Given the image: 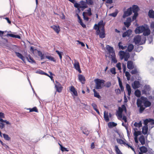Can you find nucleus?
I'll list each match as a JSON object with an SVG mask.
<instances>
[{
  "label": "nucleus",
  "instance_id": "obj_1",
  "mask_svg": "<svg viewBox=\"0 0 154 154\" xmlns=\"http://www.w3.org/2000/svg\"><path fill=\"white\" fill-rule=\"evenodd\" d=\"M104 25L103 24V21L100 20L98 25L95 24L94 28L97 30L96 33L97 35H98L100 38H103L105 37Z\"/></svg>",
  "mask_w": 154,
  "mask_h": 154
},
{
  "label": "nucleus",
  "instance_id": "obj_2",
  "mask_svg": "<svg viewBox=\"0 0 154 154\" xmlns=\"http://www.w3.org/2000/svg\"><path fill=\"white\" fill-rule=\"evenodd\" d=\"M106 49L108 51L109 54L112 59V61L114 63H116L117 61L116 58L115 54L113 47L109 45H107L106 46Z\"/></svg>",
  "mask_w": 154,
  "mask_h": 154
},
{
  "label": "nucleus",
  "instance_id": "obj_3",
  "mask_svg": "<svg viewBox=\"0 0 154 154\" xmlns=\"http://www.w3.org/2000/svg\"><path fill=\"white\" fill-rule=\"evenodd\" d=\"M146 41V37H143L141 39V36L139 35H137L134 37V41L136 44L143 45L144 44Z\"/></svg>",
  "mask_w": 154,
  "mask_h": 154
},
{
  "label": "nucleus",
  "instance_id": "obj_4",
  "mask_svg": "<svg viewBox=\"0 0 154 154\" xmlns=\"http://www.w3.org/2000/svg\"><path fill=\"white\" fill-rule=\"evenodd\" d=\"M95 83V88L96 89H100L102 88L103 85L104 84L105 81L102 79H96L94 80Z\"/></svg>",
  "mask_w": 154,
  "mask_h": 154
},
{
  "label": "nucleus",
  "instance_id": "obj_5",
  "mask_svg": "<svg viewBox=\"0 0 154 154\" xmlns=\"http://www.w3.org/2000/svg\"><path fill=\"white\" fill-rule=\"evenodd\" d=\"M137 99H140L141 102V103L144 105V106L146 108L149 107L151 105V103L148 100L147 98L142 96L140 98Z\"/></svg>",
  "mask_w": 154,
  "mask_h": 154
},
{
  "label": "nucleus",
  "instance_id": "obj_6",
  "mask_svg": "<svg viewBox=\"0 0 154 154\" xmlns=\"http://www.w3.org/2000/svg\"><path fill=\"white\" fill-rule=\"evenodd\" d=\"M56 84H55V88L56 89V91L59 93L61 92L63 87L60 83L57 81H55Z\"/></svg>",
  "mask_w": 154,
  "mask_h": 154
},
{
  "label": "nucleus",
  "instance_id": "obj_7",
  "mask_svg": "<svg viewBox=\"0 0 154 154\" xmlns=\"http://www.w3.org/2000/svg\"><path fill=\"white\" fill-rule=\"evenodd\" d=\"M5 116V115L4 113L0 112V122H1V123L2 125H4L5 123L6 125H11V123L8 121L7 120H4L2 119L1 118H4Z\"/></svg>",
  "mask_w": 154,
  "mask_h": 154
},
{
  "label": "nucleus",
  "instance_id": "obj_8",
  "mask_svg": "<svg viewBox=\"0 0 154 154\" xmlns=\"http://www.w3.org/2000/svg\"><path fill=\"white\" fill-rule=\"evenodd\" d=\"M132 13L131 7L128 8L126 11H125L122 17L123 18L130 16Z\"/></svg>",
  "mask_w": 154,
  "mask_h": 154
},
{
  "label": "nucleus",
  "instance_id": "obj_9",
  "mask_svg": "<svg viewBox=\"0 0 154 154\" xmlns=\"http://www.w3.org/2000/svg\"><path fill=\"white\" fill-rule=\"evenodd\" d=\"M137 104L138 107H140L139 112L140 113H142L145 109V107H143L141 102L140 99H137Z\"/></svg>",
  "mask_w": 154,
  "mask_h": 154
},
{
  "label": "nucleus",
  "instance_id": "obj_10",
  "mask_svg": "<svg viewBox=\"0 0 154 154\" xmlns=\"http://www.w3.org/2000/svg\"><path fill=\"white\" fill-rule=\"evenodd\" d=\"M145 27L143 26L137 27L135 30L136 34H139L143 32L145 30Z\"/></svg>",
  "mask_w": 154,
  "mask_h": 154
},
{
  "label": "nucleus",
  "instance_id": "obj_11",
  "mask_svg": "<svg viewBox=\"0 0 154 154\" xmlns=\"http://www.w3.org/2000/svg\"><path fill=\"white\" fill-rule=\"evenodd\" d=\"M75 62L74 64V67L77 70L79 73H81L82 72L80 69V66L79 63L78 61L75 60Z\"/></svg>",
  "mask_w": 154,
  "mask_h": 154
},
{
  "label": "nucleus",
  "instance_id": "obj_12",
  "mask_svg": "<svg viewBox=\"0 0 154 154\" xmlns=\"http://www.w3.org/2000/svg\"><path fill=\"white\" fill-rule=\"evenodd\" d=\"M149 123H150L151 125H154V120L152 119L149 118L144 120V125H147Z\"/></svg>",
  "mask_w": 154,
  "mask_h": 154
},
{
  "label": "nucleus",
  "instance_id": "obj_13",
  "mask_svg": "<svg viewBox=\"0 0 154 154\" xmlns=\"http://www.w3.org/2000/svg\"><path fill=\"white\" fill-rule=\"evenodd\" d=\"M51 28L52 29L58 34L60 31V26H59L54 25L51 26Z\"/></svg>",
  "mask_w": 154,
  "mask_h": 154
},
{
  "label": "nucleus",
  "instance_id": "obj_14",
  "mask_svg": "<svg viewBox=\"0 0 154 154\" xmlns=\"http://www.w3.org/2000/svg\"><path fill=\"white\" fill-rule=\"evenodd\" d=\"M78 79L79 81L82 83L84 84L85 82V77L82 75L79 74L78 75Z\"/></svg>",
  "mask_w": 154,
  "mask_h": 154
},
{
  "label": "nucleus",
  "instance_id": "obj_15",
  "mask_svg": "<svg viewBox=\"0 0 154 154\" xmlns=\"http://www.w3.org/2000/svg\"><path fill=\"white\" fill-rule=\"evenodd\" d=\"M127 67L130 69H132L134 68V66L133 64V62L132 61L129 60L128 61Z\"/></svg>",
  "mask_w": 154,
  "mask_h": 154
},
{
  "label": "nucleus",
  "instance_id": "obj_16",
  "mask_svg": "<svg viewBox=\"0 0 154 154\" xmlns=\"http://www.w3.org/2000/svg\"><path fill=\"white\" fill-rule=\"evenodd\" d=\"M132 10L134 13H138L139 8L138 6L136 5H134L132 6Z\"/></svg>",
  "mask_w": 154,
  "mask_h": 154
},
{
  "label": "nucleus",
  "instance_id": "obj_17",
  "mask_svg": "<svg viewBox=\"0 0 154 154\" xmlns=\"http://www.w3.org/2000/svg\"><path fill=\"white\" fill-rule=\"evenodd\" d=\"M132 32V30L131 29L128 30L126 32L123 33L122 37H125L127 36H129L131 34Z\"/></svg>",
  "mask_w": 154,
  "mask_h": 154
},
{
  "label": "nucleus",
  "instance_id": "obj_18",
  "mask_svg": "<svg viewBox=\"0 0 154 154\" xmlns=\"http://www.w3.org/2000/svg\"><path fill=\"white\" fill-rule=\"evenodd\" d=\"M140 83L138 81H135L134 82V84L132 85L133 88L134 89H136L140 87Z\"/></svg>",
  "mask_w": 154,
  "mask_h": 154
},
{
  "label": "nucleus",
  "instance_id": "obj_19",
  "mask_svg": "<svg viewBox=\"0 0 154 154\" xmlns=\"http://www.w3.org/2000/svg\"><path fill=\"white\" fill-rule=\"evenodd\" d=\"M117 79H118L119 83V87L121 88V91L122 92L124 91V88L123 87L122 85V81H121V79L119 77H117Z\"/></svg>",
  "mask_w": 154,
  "mask_h": 154
},
{
  "label": "nucleus",
  "instance_id": "obj_20",
  "mask_svg": "<svg viewBox=\"0 0 154 154\" xmlns=\"http://www.w3.org/2000/svg\"><path fill=\"white\" fill-rule=\"evenodd\" d=\"M15 53L16 56L19 58L20 59L23 61L24 62L25 60V57L23 56V55L19 53V52H15Z\"/></svg>",
  "mask_w": 154,
  "mask_h": 154
},
{
  "label": "nucleus",
  "instance_id": "obj_21",
  "mask_svg": "<svg viewBox=\"0 0 154 154\" xmlns=\"http://www.w3.org/2000/svg\"><path fill=\"white\" fill-rule=\"evenodd\" d=\"M139 141L141 143V144L143 145L145 143V139L143 135H141L139 138Z\"/></svg>",
  "mask_w": 154,
  "mask_h": 154
},
{
  "label": "nucleus",
  "instance_id": "obj_22",
  "mask_svg": "<svg viewBox=\"0 0 154 154\" xmlns=\"http://www.w3.org/2000/svg\"><path fill=\"white\" fill-rule=\"evenodd\" d=\"M81 5H82L81 6V8H83V9H82V11H83L84 9L88 7L87 5L85 2L82 1L80 2Z\"/></svg>",
  "mask_w": 154,
  "mask_h": 154
},
{
  "label": "nucleus",
  "instance_id": "obj_23",
  "mask_svg": "<svg viewBox=\"0 0 154 154\" xmlns=\"http://www.w3.org/2000/svg\"><path fill=\"white\" fill-rule=\"evenodd\" d=\"M140 152L143 153H146L147 151L148 150L147 148L145 146H142L140 148Z\"/></svg>",
  "mask_w": 154,
  "mask_h": 154
},
{
  "label": "nucleus",
  "instance_id": "obj_24",
  "mask_svg": "<svg viewBox=\"0 0 154 154\" xmlns=\"http://www.w3.org/2000/svg\"><path fill=\"white\" fill-rule=\"evenodd\" d=\"M148 126H144L142 128V133L144 134H147L148 131Z\"/></svg>",
  "mask_w": 154,
  "mask_h": 154
},
{
  "label": "nucleus",
  "instance_id": "obj_25",
  "mask_svg": "<svg viewBox=\"0 0 154 154\" xmlns=\"http://www.w3.org/2000/svg\"><path fill=\"white\" fill-rule=\"evenodd\" d=\"M123 111L122 109L121 108V107H119V110L117 112V113L118 116L120 118L122 117V113Z\"/></svg>",
  "mask_w": 154,
  "mask_h": 154
},
{
  "label": "nucleus",
  "instance_id": "obj_26",
  "mask_svg": "<svg viewBox=\"0 0 154 154\" xmlns=\"http://www.w3.org/2000/svg\"><path fill=\"white\" fill-rule=\"evenodd\" d=\"M6 35L7 37L10 36L13 38H17L19 39L21 38V37L20 35H15L12 34H7Z\"/></svg>",
  "mask_w": 154,
  "mask_h": 154
},
{
  "label": "nucleus",
  "instance_id": "obj_27",
  "mask_svg": "<svg viewBox=\"0 0 154 154\" xmlns=\"http://www.w3.org/2000/svg\"><path fill=\"white\" fill-rule=\"evenodd\" d=\"M126 54V53L123 51H121L119 52V54L120 57V58L121 60H122L124 58L125 55Z\"/></svg>",
  "mask_w": 154,
  "mask_h": 154
},
{
  "label": "nucleus",
  "instance_id": "obj_28",
  "mask_svg": "<svg viewBox=\"0 0 154 154\" xmlns=\"http://www.w3.org/2000/svg\"><path fill=\"white\" fill-rule=\"evenodd\" d=\"M148 16L150 18H154V11L152 10H150L148 12Z\"/></svg>",
  "mask_w": 154,
  "mask_h": 154
},
{
  "label": "nucleus",
  "instance_id": "obj_29",
  "mask_svg": "<svg viewBox=\"0 0 154 154\" xmlns=\"http://www.w3.org/2000/svg\"><path fill=\"white\" fill-rule=\"evenodd\" d=\"M70 90L73 93L74 96H77V92L74 86H71L70 87Z\"/></svg>",
  "mask_w": 154,
  "mask_h": 154
},
{
  "label": "nucleus",
  "instance_id": "obj_30",
  "mask_svg": "<svg viewBox=\"0 0 154 154\" xmlns=\"http://www.w3.org/2000/svg\"><path fill=\"white\" fill-rule=\"evenodd\" d=\"M150 29L148 28H145V30L143 32V35L145 36H147L150 34Z\"/></svg>",
  "mask_w": 154,
  "mask_h": 154
},
{
  "label": "nucleus",
  "instance_id": "obj_31",
  "mask_svg": "<svg viewBox=\"0 0 154 154\" xmlns=\"http://www.w3.org/2000/svg\"><path fill=\"white\" fill-rule=\"evenodd\" d=\"M126 89L128 92V94L130 96L131 94V89L130 85L128 84H127L126 85Z\"/></svg>",
  "mask_w": 154,
  "mask_h": 154
},
{
  "label": "nucleus",
  "instance_id": "obj_32",
  "mask_svg": "<svg viewBox=\"0 0 154 154\" xmlns=\"http://www.w3.org/2000/svg\"><path fill=\"white\" fill-rule=\"evenodd\" d=\"M26 58L29 62L31 63H35V61L33 59V58L30 55H28V57H27Z\"/></svg>",
  "mask_w": 154,
  "mask_h": 154
},
{
  "label": "nucleus",
  "instance_id": "obj_33",
  "mask_svg": "<svg viewBox=\"0 0 154 154\" xmlns=\"http://www.w3.org/2000/svg\"><path fill=\"white\" fill-rule=\"evenodd\" d=\"M104 120L106 122H108L109 121V118L108 116V112H106L105 111L104 113Z\"/></svg>",
  "mask_w": 154,
  "mask_h": 154
},
{
  "label": "nucleus",
  "instance_id": "obj_34",
  "mask_svg": "<svg viewBox=\"0 0 154 154\" xmlns=\"http://www.w3.org/2000/svg\"><path fill=\"white\" fill-rule=\"evenodd\" d=\"M134 45L132 44H130L127 47L128 51L129 52H131L133 49Z\"/></svg>",
  "mask_w": 154,
  "mask_h": 154
},
{
  "label": "nucleus",
  "instance_id": "obj_35",
  "mask_svg": "<svg viewBox=\"0 0 154 154\" xmlns=\"http://www.w3.org/2000/svg\"><path fill=\"white\" fill-rule=\"evenodd\" d=\"M27 110H29V112H38V110L37 108V107L35 106L34 107L32 108H29L27 109Z\"/></svg>",
  "mask_w": 154,
  "mask_h": 154
},
{
  "label": "nucleus",
  "instance_id": "obj_36",
  "mask_svg": "<svg viewBox=\"0 0 154 154\" xmlns=\"http://www.w3.org/2000/svg\"><path fill=\"white\" fill-rule=\"evenodd\" d=\"M94 92V96L95 97H97L99 99L101 98L100 95H99V93H98L95 89L93 90Z\"/></svg>",
  "mask_w": 154,
  "mask_h": 154
},
{
  "label": "nucleus",
  "instance_id": "obj_37",
  "mask_svg": "<svg viewBox=\"0 0 154 154\" xmlns=\"http://www.w3.org/2000/svg\"><path fill=\"white\" fill-rule=\"evenodd\" d=\"M134 94L137 97H139L141 96V92L140 90L137 89L135 91Z\"/></svg>",
  "mask_w": 154,
  "mask_h": 154
},
{
  "label": "nucleus",
  "instance_id": "obj_38",
  "mask_svg": "<svg viewBox=\"0 0 154 154\" xmlns=\"http://www.w3.org/2000/svg\"><path fill=\"white\" fill-rule=\"evenodd\" d=\"M115 149L117 154H122V152L120 151L117 146H115Z\"/></svg>",
  "mask_w": 154,
  "mask_h": 154
},
{
  "label": "nucleus",
  "instance_id": "obj_39",
  "mask_svg": "<svg viewBox=\"0 0 154 154\" xmlns=\"http://www.w3.org/2000/svg\"><path fill=\"white\" fill-rule=\"evenodd\" d=\"M116 140L117 141V142L118 143H119L121 144H123L125 145L126 143L124 140H122V139H119V138L117 139H116Z\"/></svg>",
  "mask_w": 154,
  "mask_h": 154
},
{
  "label": "nucleus",
  "instance_id": "obj_40",
  "mask_svg": "<svg viewBox=\"0 0 154 154\" xmlns=\"http://www.w3.org/2000/svg\"><path fill=\"white\" fill-rule=\"evenodd\" d=\"M125 75L127 77V80L128 81L130 80L131 77V75L129 73L128 71L125 72Z\"/></svg>",
  "mask_w": 154,
  "mask_h": 154
},
{
  "label": "nucleus",
  "instance_id": "obj_41",
  "mask_svg": "<svg viewBox=\"0 0 154 154\" xmlns=\"http://www.w3.org/2000/svg\"><path fill=\"white\" fill-rule=\"evenodd\" d=\"M46 58L48 59L51 61H53L54 62H56V60L52 56H46L45 57Z\"/></svg>",
  "mask_w": 154,
  "mask_h": 154
},
{
  "label": "nucleus",
  "instance_id": "obj_42",
  "mask_svg": "<svg viewBox=\"0 0 154 154\" xmlns=\"http://www.w3.org/2000/svg\"><path fill=\"white\" fill-rule=\"evenodd\" d=\"M56 52L59 55L60 59V60L61 61H62V54H63V52H60L58 50H56Z\"/></svg>",
  "mask_w": 154,
  "mask_h": 154
},
{
  "label": "nucleus",
  "instance_id": "obj_43",
  "mask_svg": "<svg viewBox=\"0 0 154 154\" xmlns=\"http://www.w3.org/2000/svg\"><path fill=\"white\" fill-rule=\"evenodd\" d=\"M3 137L6 140L9 141L11 140V138L9 137L8 134H3Z\"/></svg>",
  "mask_w": 154,
  "mask_h": 154
},
{
  "label": "nucleus",
  "instance_id": "obj_44",
  "mask_svg": "<svg viewBox=\"0 0 154 154\" xmlns=\"http://www.w3.org/2000/svg\"><path fill=\"white\" fill-rule=\"evenodd\" d=\"M78 22L79 23L80 25L82 26L83 28L86 27V25L85 24H84L82 21V19L80 18V19H79Z\"/></svg>",
  "mask_w": 154,
  "mask_h": 154
},
{
  "label": "nucleus",
  "instance_id": "obj_45",
  "mask_svg": "<svg viewBox=\"0 0 154 154\" xmlns=\"http://www.w3.org/2000/svg\"><path fill=\"white\" fill-rule=\"evenodd\" d=\"M60 148H61V150L62 152L64 151H67L68 152L69 151V150H68L67 148L63 147L60 144H59Z\"/></svg>",
  "mask_w": 154,
  "mask_h": 154
},
{
  "label": "nucleus",
  "instance_id": "obj_46",
  "mask_svg": "<svg viewBox=\"0 0 154 154\" xmlns=\"http://www.w3.org/2000/svg\"><path fill=\"white\" fill-rule=\"evenodd\" d=\"M37 73L41 75H44L46 76H48V74L42 70H40L38 71H37Z\"/></svg>",
  "mask_w": 154,
  "mask_h": 154
},
{
  "label": "nucleus",
  "instance_id": "obj_47",
  "mask_svg": "<svg viewBox=\"0 0 154 154\" xmlns=\"http://www.w3.org/2000/svg\"><path fill=\"white\" fill-rule=\"evenodd\" d=\"M86 3L88 5H93L94 4L93 0H86Z\"/></svg>",
  "mask_w": 154,
  "mask_h": 154
},
{
  "label": "nucleus",
  "instance_id": "obj_48",
  "mask_svg": "<svg viewBox=\"0 0 154 154\" xmlns=\"http://www.w3.org/2000/svg\"><path fill=\"white\" fill-rule=\"evenodd\" d=\"M38 55L40 57L41 59V60H42L44 59V55L41 51H38Z\"/></svg>",
  "mask_w": 154,
  "mask_h": 154
},
{
  "label": "nucleus",
  "instance_id": "obj_49",
  "mask_svg": "<svg viewBox=\"0 0 154 154\" xmlns=\"http://www.w3.org/2000/svg\"><path fill=\"white\" fill-rule=\"evenodd\" d=\"M140 134L141 132L139 131H135L134 133V135L135 137H137L138 135H140Z\"/></svg>",
  "mask_w": 154,
  "mask_h": 154
},
{
  "label": "nucleus",
  "instance_id": "obj_50",
  "mask_svg": "<svg viewBox=\"0 0 154 154\" xmlns=\"http://www.w3.org/2000/svg\"><path fill=\"white\" fill-rule=\"evenodd\" d=\"M134 15L132 18V20L134 21L136 19L137 17L138 16V13H134Z\"/></svg>",
  "mask_w": 154,
  "mask_h": 154
},
{
  "label": "nucleus",
  "instance_id": "obj_51",
  "mask_svg": "<svg viewBox=\"0 0 154 154\" xmlns=\"http://www.w3.org/2000/svg\"><path fill=\"white\" fill-rule=\"evenodd\" d=\"M85 12H83V18L84 20L88 21L89 20V18L88 17L86 16L85 15Z\"/></svg>",
  "mask_w": 154,
  "mask_h": 154
},
{
  "label": "nucleus",
  "instance_id": "obj_52",
  "mask_svg": "<svg viewBox=\"0 0 154 154\" xmlns=\"http://www.w3.org/2000/svg\"><path fill=\"white\" fill-rule=\"evenodd\" d=\"M110 71L111 73L114 75H115L116 73V69L115 67L112 68L110 69Z\"/></svg>",
  "mask_w": 154,
  "mask_h": 154
},
{
  "label": "nucleus",
  "instance_id": "obj_53",
  "mask_svg": "<svg viewBox=\"0 0 154 154\" xmlns=\"http://www.w3.org/2000/svg\"><path fill=\"white\" fill-rule=\"evenodd\" d=\"M130 57V55L129 53H126L124 57V60L125 61H127L128 59Z\"/></svg>",
  "mask_w": 154,
  "mask_h": 154
},
{
  "label": "nucleus",
  "instance_id": "obj_54",
  "mask_svg": "<svg viewBox=\"0 0 154 154\" xmlns=\"http://www.w3.org/2000/svg\"><path fill=\"white\" fill-rule=\"evenodd\" d=\"M117 12H115L113 13H112L110 14H109V15L110 16H112L114 17H115L116 16L118 13V11L117 10Z\"/></svg>",
  "mask_w": 154,
  "mask_h": 154
},
{
  "label": "nucleus",
  "instance_id": "obj_55",
  "mask_svg": "<svg viewBox=\"0 0 154 154\" xmlns=\"http://www.w3.org/2000/svg\"><path fill=\"white\" fill-rule=\"evenodd\" d=\"M131 73L132 75L135 74H136L137 73H138V72H137V69H134V70H132L131 71Z\"/></svg>",
  "mask_w": 154,
  "mask_h": 154
},
{
  "label": "nucleus",
  "instance_id": "obj_56",
  "mask_svg": "<svg viewBox=\"0 0 154 154\" xmlns=\"http://www.w3.org/2000/svg\"><path fill=\"white\" fill-rule=\"evenodd\" d=\"M87 12H85V14H87L88 16H91L92 15V13H91V9L90 8H89L87 10Z\"/></svg>",
  "mask_w": 154,
  "mask_h": 154
},
{
  "label": "nucleus",
  "instance_id": "obj_57",
  "mask_svg": "<svg viewBox=\"0 0 154 154\" xmlns=\"http://www.w3.org/2000/svg\"><path fill=\"white\" fill-rule=\"evenodd\" d=\"M124 24L127 28H128L131 24V23H128V22H127L126 21V22H124Z\"/></svg>",
  "mask_w": 154,
  "mask_h": 154
},
{
  "label": "nucleus",
  "instance_id": "obj_58",
  "mask_svg": "<svg viewBox=\"0 0 154 154\" xmlns=\"http://www.w3.org/2000/svg\"><path fill=\"white\" fill-rule=\"evenodd\" d=\"M82 132L84 134L88 135L89 134V132L88 130H86L85 129H83Z\"/></svg>",
  "mask_w": 154,
  "mask_h": 154
},
{
  "label": "nucleus",
  "instance_id": "obj_59",
  "mask_svg": "<svg viewBox=\"0 0 154 154\" xmlns=\"http://www.w3.org/2000/svg\"><path fill=\"white\" fill-rule=\"evenodd\" d=\"M122 43L121 42H119L118 43V46L119 49L123 50V48H124L123 46L122 45Z\"/></svg>",
  "mask_w": 154,
  "mask_h": 154
},
{
  "label": "nucleus",
  "instance_id": "obj_60",
  "mask_svg": "<svg viewBox=\"0 0 154 154\" xmlns=\"http://www.w3.org/2000/svg\"><path fill=\"white\" fill-rule=\"evenodd\" d=\"M116 67L118 68L119 70H120L121 69V63H118L116 65Z\"/></svg>",
  "mask_w": 154,
  "mask_h": 154
},
{
  "label": "nucleus",
  "instance_id": "obj_61",
  "mask_svg": "<svg viewBox=\"0 0 154 154\" xmlns=\"http://www.w3.org/2000/svg\"><path fill=\"white\" fill-rule=\"evenodd\" d=\"M74 6L75 7L77 8L79 7H81L80 4L79 3H77L76 2L74 4Z\"/></svg>",
  "mask_w": 154,
  "mask_h": 154
},
{
  "label": "nucleus",
  "instance_id": "obj_62",
  "mask_svg": "<svg viewBox=\"0 0 154 154\" xmlns=\"http://www.w3.org/2000/svg\"><path fill=\"white\" fill-rule=\"evenodd\" d=\"M123 68V72L124 73H125L126 72V66L125 64H123L122 65Z\"/></svg>",
  "mask_w": 154,
  "mask_h": 154
},
{
  "label": "nucleus",
  "instance_id": "obj_63",
  "mask_svg": "<svg viewBox=\"0 0 154 154\" xmlns=\"http://www.w3.org/2000/svg\"><path fill=\"white\" fill-rule=\"evenodd\" d=\"M91 105L93 106L94 110H95V109H97V105L95 103H92Z\"/></svg>",
  "mask_w": 154,
  "mask_h": 154
},
{
  "label": "nucleus",
  "instance_id": "obj_64",
  "mask_svg": "<svg viewBox=\"0 0 154 154\" xmlns=\"http://www.w3.org/2000/svg\"><path fill=\"white\" fill-rule=\"evenodd\" d=\"M115 91L116 93L117 94H119L121 93V90L119 88L116 89L115 90Z\"/></svg>",
  "mask_w": 154,
  "mask_h": 154
}]
</instances>
